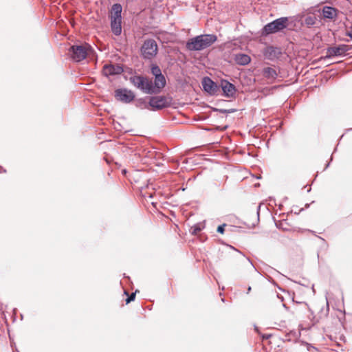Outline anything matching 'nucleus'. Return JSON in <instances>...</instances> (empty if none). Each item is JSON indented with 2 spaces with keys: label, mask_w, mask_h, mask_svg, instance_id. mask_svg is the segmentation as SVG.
<instances>
[{
  "label": "nucleus",
  "mask_w": 352,
  "mask_h": 352,
  "mask_svg": "<svg viewBox=\"0 0 352 352\" xmlns=\"http://www.w3.org/2000/svg\"><path fill=\"white\" fill-rule=\"evenodd\" d=\"M166 85V79L164 75H160L155 77L154 83L153 82V90L155 94L160 92L161 89Z\"/></svg>",
  "instance_id": "obj_13"
},
{
  "label": "nucleus",
  "mask_w": 352,
  "mask_h": 352,
  "mask_svg": "<svg viewBox=\"0 0 352 352\" xmlns=\"http://www.w3.org/2000/svg\"><path fill=\"white\" fill-rule=\"evenodd\" d=\"M350 47L347 45L342 44L327 48L326 57L340 56L344 55Z\"/></svg>",
  "instance_id": "obj_9"
},
{
  "label": "nucleus",
  "mask_w": 352,
  "mask_h": 352,
  "mask_svg": "<svg viewBox=\"0 0 352 352\" xmlns=\"http://www.w3.org/2000/svg\"><path fill=\"white\" fill-rule=\"evenodd\" d=\"M316 19L315 16H308L305 19V23L307 26H311L316 23Z\"/></svg>",
  "instance_id": "obj_18"
},
{
  "label": "nucleus",
  "mask_w": 352,
  "mask_h": 352,
  "mask_svg": "<svg viewBox=\"0 0 352 352\" xmlns=\"http://www.w3.org/2000/svg\"><path fill=\"white\" fill-rule=\"evenodd\" d=\"M115 97L118 100L124 103H129L135 98L133 92L126 89H118L115 91Z\"/></svg>",
  "instance_id": "obj_8"
},
{
  "label": "nucleus",
  "mask_w": 352,
  "mask_h": 352,
  "mask_svg": "<svg viewBox=\"0 0 352 352\" xmlns=\"http://www.w3.org/2000/svg\"><path fill=\"white\" fill-rule=\"evenodd\" d=\"M130 81L135 87L144 93L148 94H155L151 80L142 76H133L130 78Z\"/></svg>",
  "instance_id": "obj_3"
},
{
  "label": "nucleus",
  "mask_w": 352,
  "mask_h": 352,
  "mask_svg": "<svg viewBox=\"0 0 352 352\" xmlns=\"http://www.w3.org/2000/svg\"><path fill=\"white\" fill-rule=\"evenodd\" d=\"M226 225L225 223L218 226L217 228V232L221 233V234H223L224 232V227L226 226Z\"/></svg>",
  "instance_id": "obj_20"
},
{
  "label": "nucleus",
  "mask_w": 352,
  "mask_h": 352,
  "mask_svg": "<svg viewBox=\"0 0 352 352\" xmlns=\"http://www.w3.org/2000/svg\"><path fill=\"white\" fill-rule=\"evenodd\" d=\"M122 8L119 3H115L111 11V28L112 32L118 36L122 32Z\"/></svg>",
  "instance_id": "obj_2"
},
{
  "label": "nucleus",
  "mask_w": 352,
  "mask_h": 352,
  "mask_svg": "<svg viewBox=\"0 0 352 352\" xmlns=\"http://www.w3.org/2000/svg\"><path fill=\"white\" fill-rule=\"evenodd\" d=\"M221 85L225 96L227 97H232L234 96L236 89L234 85L227 80H222Z\"/></svg>",
  "instance_id": "obj_12"
},
{
  "label": "nucleus",
  "mask_w": 352,
  "mask_h": 352,
  "mask_svg": "<svg viewBox=\"0 0 352 352\" xmlns=\"http://www.w3.org/2000/svg\"><path fill=\"white\" fill-rule=\"evenodd\" d=\"M262 73L265 78L272 80H275L278 76L276 69L270 67L263 68Z\"/></svg>",
  "instance_id": "obj_14"
},
{
  "label": "nucleus",
  "mask_w": 352,
  "mask_h": 352,
  "mask_svg": "<svg viewBox=\"0 0 352 352\" xmlns=\"http://www.w3.org/2000/svg\"><path fill=\"white\" fill-rule=\"evenodd\" d=\"M192 229H193V230H192V234H197V233H198L199 232H200V230H201V228H199V227H197V226H195V227H193V228H192Z\"/></svg>",
  "instance_id": "obj_22"
},
{
  "label": "nucleus",
  "mask_w": 352,
  "mask_h": 352,
  "mask_svg": "<svg viewBox=\"0 0 352 352\" xmlns=\"http://www.w3.org/2000/svg\"><path fill=\"white\" fill-rule=\"evenodd\" d=\"M287 23V17H280L265 25L263 28V32L266 34L278 32L286 28Z\"/></svg>",
  "instance_id": "obj_5"
},
{
  "label": "nucleus",
  "mask_w": 352,
  "mask_h": 352,
  "mask_svg": "<svg viewBox=\"0 0 352 352\" xmlns=\"http://www.w3.org/2000/svg\"><path fill=\"white\" fill-rule=\"evenodd\" d=\"M157 52V45L153 39L146 40L141 48L142 56L146 59H151Z\"/></svg>",
  "instance_id": "obj_6"
},
{
  "label": "nucleus",
  "mask_w": 352,
  "mask_h": 352,
  "mask_svg": "<svg viewBox=\"0 0 352 352\" xmlns=\"http://www.w3.org/2000/svg\"><path fill=\"white\" fill-rule=\"evenodd\" d=\"M151 73L155 77L162 74L160 68L156 65H151Z\"/></svg>",
  "instance_id": "obj_19"
},
{
  "label": "nucleus",
  "mask_w": 352,
  "mask_h": 352,
  "mask_svg": "<svg viewBox=\"0 0 352 352\" xmlns=\"http://www.w3.org/2000/svg\"><path fill=\"white\" fill-rule=\"evenodd\" d=\"M266 53L269 56V57H267V58L271 60H273L276 58L275 57L276 54V53L280 54V52L278 50L277 48H274L273 47H270L267 49Z\"/></svg>",
  "instance_id": "obj_17"
},
{
  "label": "nucleus",
  "mask_w": 352,
  "mask_h": 352,
  "mask_svg": "<svg viewBox=\"0 0 352 352\" xmlns=\"http://www.w3.org/2000/svg\"><path fill=\"white\" fill-rule=\"evenodd\" d=\"M235 62L241 65H246L251 61L250 57L244 54H237L234 58Z\"/></svg>",
  "instance_id": "obj_15"
},
{
  "label": "nucleus",
  "mask_w": 352,
  "mask_h": 352,
  "mask_svg": "<svg viewBox=\"0 0 352 352\" xmlns=\"http://www.w3.org/2000/svg\"><path fill=\"white\" fill-rule=\"evenodd\" d=\"M346 35L349 36L350 38H352V26L350 28L349 30L346 32Z\"/></svg>",
  "instance_id": "obj_23"
},
{
  "label": "nucleus",
  "mask_w": 352,
  "mask_h": 352,
  "mask_svg": "<svg viewBox=\"0 0 352 352\" xmlns=\"http://www.w3.org/2000/svg\"><path fill=\"white\" fill-rule=\"evenodd\" d=\"M322 15L326 19H333L337 15V10L329 6H324L322 9Z\"/></svg>",
  "instance_id": "obj_16"
},
{
  "label": "nucleus",
  "mask_w": 352,
  "mask_h": 352,
  "mask_svg": "<svg viewBox=\"0 0 352 352\" xmlns=\"http://www.w3.org/2000/svg\"><path fill=\"white\" fill-rule=\"evenodd\" d=\"M216 41L217 36L214 34L199 35L189 40L186 47L191 51H200L210 47Z\"/></svg>",
  "instance_id": "obj_1"
},
{
  "label": "nucleus",
  "mask_w": 352,
  "mask_h": 352,
  "mask_svg": "<svg viewBox=\"0 0 352 352\" xmlns=\"http://www.w3.org/2000/svg\"><path fill=\"white\" fill-rule=\"evenodd\" d=\"M135 294L133 293L131 296L126 300V303H129L131 301L133 300L135 298Z\"/></svg>",
  "instance_id": "obj_21"
},
{
  "label": "nucleus",
  "mask_w": 352,
  "mask_h": 352,
  "mask_svg": "<svg viewBox=\"0 0 352 352\" xmlns=\"http://www.w3.org/2000/svg\"><path fill=\"white\" fill-rule=\"evenodd\" d=\"M91 51L92 48L91 45L87 43L80 45H73L69 50L71 57L72 60L76 62H80L84 60Z\"/></svg>",
  "instance_id": "obj_4"
},
{
  "label": "nucleus",
  "mask_w": 352,
  "mask_h": 352,
  "mask_svg": "<svg viewBox=\"0 0 352 352\" xmlns=\"http://www.w3.org/2000/svg\"><path fill=\"white\" fill-rule=\"evenodd\" d=\"M170 102L167 98L163 96L151 97L149 100L148 105L152 110H160L168 107Z\"/></svg>",
  "instance_id": "obj_7"
},
{
  "label": "nucleus",
  "mask_w": 352,
  "mask_h": 352,
  "mask_svg": "<svg viewBox=\"0 0 352 352\" xmlns=\"http://www.w3.org/2000/svg\"><path fill=\"white\" fill-rule=\"evenodd\" d=\"M103 74L108 76L116 74H120L123 72V69L118 65H105L102 69Z\"/></svg>",
  "instance_id": "obj_10"
},
{
  "label": "nucleus",
  "mask_w": 352,
  "mask_h": 352,
  "mask_svg": "<svg viewBox=\"0 0 352 352\" xmlns=\"http://www.w3.org/2000/svg\"><path fill=\"white\" fill-rule=\"evenodd\" d=\"M202 86L204 89L210 94H214L217 89V85L208 77L204 78Z\"/></svg>",
  "instance_id": "obj_11"
}]
</instances>
